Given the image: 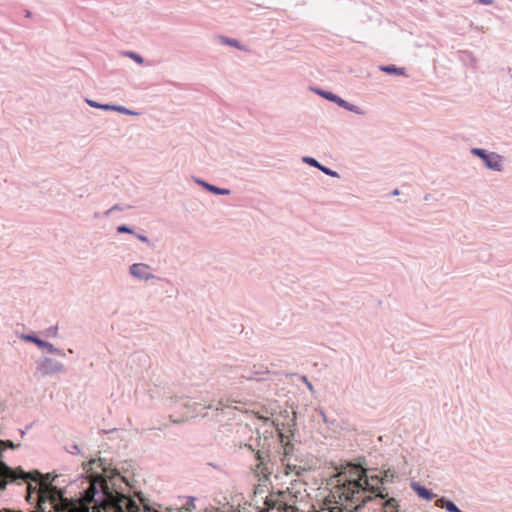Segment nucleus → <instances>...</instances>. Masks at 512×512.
I'll return each mask as SVG.
<instances>
[{"instance_id": "2", "label": "nucleus", "mask_w": 512, "mask_h": 512, "mask_svg": "<svg viewBox=\"0 0 512 512\" xmlns=\"http://www.w3.org/2000/svg\"><path fill=\"white\" fill-rule=\"evenodd\" d=\"M56 477L57 475L51 473L44 475L37 470L29 473L22 470L14 471L0 462V489L5 488L7 479L22 478L36 482L39 485L37 502L39 512H64V492L52 484Z\"/></svg>"}, {"instance_id": "15", "label": "nucleus", "mask_w": 512, "mask_h": 512, "mask_svg": "<svg viewBox=\"0 0 512 512\" xmlns=\"http://www.w3.org/2000/svg\"><path fill=\"white\" fill-rule=\"evenodd\" d=\"M417 491H418V494L420 496H422L423 498H425V499L431 498V492L428 491L427 489L419 487V488H417Z\"/></svg>"}, {"instance_id": "4", "label": "nucleus", "mask_w": 512, "mask_h": 512, "mask_svg": "<svg viewBox=\"0 0 512 512\" xmlns=\"http://www.w3.org/2000/svg\"><path fill=\"white\" fill-rule=\"evenodd\" d=\"M130 273L136 278L145 279V280H148L153 277L151 274L150 266L147 264H143V263L133 264L130 267Z\"/></svg>"}, {"instance_id": "6", "label": "nucleus", "mask_w": 512, "mask_h": 512, "mask_svg": "<svg viewBox=\"0 0 512 512\" xmlns=\"http://www.w3.org/2000/svg\"><path fill=\"white\" fill-rule=\"evenodd\" d=\"M257 460H258V463L254 469L255 474L259 478L260 477L267 478V476L269 475L270 472L268 471V468L265 466L264 458L261 456L260 452L257 453Z\"/></svg>"}, {"instance_id": "9", "label": "nucleus", "mask_w": 512, "mask_h": 512, "mask_svg": "<svg viewBox=\"0 0 512 512\" xmlns=\"http://www.w3.org/2000/svg\"><path fill=\"white\" fill-rule=\"evenodd\" d=\"M86 101H87V103H88L90 106H92V107H101V108H105V109L112 108V109L118 110V111H120V112H122V113L134 114L133 112L128 111V110H126L125 108L120 107V106H119V107H116V106H112V107H110V106H108V105H101V104L97 103L96 101H94V100H92V99H90V98H87V99H86Z\"/></svg>"}, {"instance_id": "14", "label": "nucleus", "mask_w": 512, "mask_h": 512, "mask_svg": "<svg viewBox=\"0 0 512 512\" xmlns=\"http://www.w3.org/2000/svg\"><path fill=\"white\" fill-rule=\"evenodd\" d=\"M207 188L210 190V191H213L214 193L216 194H228L229 191L228 190H225V189H220V188H217L215 186H212V185H206Z\"/></svg>"}, {"instance_id": "17", "label": "nucleus", "mask_w": 512, "mask_h": 512, "mask_svg": "<svg viewBox=\"0 0 512 512\" xmlns=\"http://www.w3.org/2000/svg\"><path fill=\"white\" fill-rule=\"evenodd\" d=\"M303 160H304V162H306L314 167H317V168L320 167V164L314 158L305 157Z\"/></svg>"}, {"instance_id": "19", "label": "nucleus", "mask_w": 512, "mask_h": 512, "mask_svg": "<svg viewBox=\"0 0 512 512\" xmlns=\"http://www.w3.org/2000/svg\"><path fill=\"white\" fill-rule=\"evenodd\" d=\"M319 169L327 175L336 176V172L330 170L329 168H326V167H323L320 165Z\"/></svg>"}, {"instance_id": "1", "label": "nucleus", "mask_w": 512, "mask_h": 512, "mask_svg": "<svg viewBox=\"0 0 512 512\" xmlns=\"http://www.w3.org/2000/svg\"><path fill=\"white\" fill-rule=\"evenodd\" d=\"M366 475L365 469L353 467L331 476L327 481L329 490L326 496L329 512H352L372 500L373 482Z\"/></svg>"}, {"instance_id": "25", "label": "nucleus", "mask_w": 512, "mask_h": 512, "mask_svg": "<svg viewBox=\"0 0 512 512\" xmlns=\"http://www.w3.org/2000/svg\"><path fill=\"white\" fill-rule=\"evenodd\" d=\"M307 386H308V388H309L310 390H312V389H313V387H312L311 383H308V382H307Z\"/></svg>"}, {"instance_id": "8", "label": "nucleus", "mask_w": 512, "mask_h": 512, "mask_svg": "<svg viewBox=\"0 0 512 512\" xmlns=\"http://www.w3.org/2000/svg\"><path fill=\"white\" fill-rule=\"evenodd\" d=\"M219 41L221 44L228 45L239 50H244L243 45L236 39L228 38L226 36H219Z\"/></svg>"}, {"instance_id": "21", "label": "nucleus", "mask_w": 512, "mask_h": 512, "mask_svg": "<svg viewBox=\"0 0 512 512\" xmlns=\"http://www.w3.org/2000/svg\"><path fill=\"white\" fill-rule=\"evenodd\" d=\"M478 1L483 4H491L493 2V0H478Z\"/></svg>"}, {"instance_id": "5", "label": "nucleus", "mask_w": 512, "mask_h": 512, "mask_svg": "<svg viewBox=\"0 0 512 512\" xmlns=\"http://www.w3.org/2000/svg\"><path fill=\"white\" fill-rule=\"evenodd\" d=\"M486 166L490 169L500 171L502 168V158L495 153H489V156L484 160Z\"/></svg>"}, {"instance_id": "11", "label": "nucleus", "mask_w": 512, "mask_h": 512, "mask_svg": "<svg viewBox=\"0 0 512 512\" xmlns=\"http://www.w3.org/2000/svg\"><path fill=\"white\" fill-rule=\"evenodd\" d=\"M329 99L337 102V104L343 108H346L350 111H354L356 113L359 112L356 106L350 105L344 98H329Z\"/></svg>"}, {"instance_id": "22", "label": "nucleus", "mask_w": 512, "mask_h": 512, "mask_svg": "<svg viewBox=\"0 0 512 512\" xmlns=\"http://www.w3.org/2000/svg\"><path fill=\"white\" fill-rule=\"evenodd\" d=\"M138 238L143 242H147V238L145 236L140 235Z\"/></svg>"}, {"instance_id": "18", "label": "nucleus", "mask_w": 512, "mask_h": 512, "mask_svg": "<svg viewBox=\"0 0 512 512\" xmlns=\"http://www.w3.org/2000/svg\"><path fill=\"white\" fill-rule=\"evenodd\" d=\"M446 509L449 511V512H459L458 508L456 507V505L452 502H448L447 503V506H446Z\"/></svg>"}, {"instance_id": "20", "label": "nucleus", "mask_w": 512, "mask_h": 512, "mask_svg": "<svg viewBox=\"0 0 512 512\" xmlns=\"http://www.w3.org/2000/svg\"><path fill=\"white\" fill-rule=\"evenodd\" d=\"M118 232H120V233H123V232L130 233V232H131V230H130L128 227H126V226H124V225H123V226H119V227H118Z\"/></svg>"}, {"instance_id": "12", "label": "nucleus", "mask_w": 512, "mask_h": 512, "mask_svg": "<svg viewBox=\"0 0 512 512\" xmlns=\"http://www.w3.org/2000/svg\"><path fill=\"white\" fill-rule=\"evenodd\" d=\"M123 54H124L126 57L131 58L132 60H134L136 63H138V64H140V65H142V64L144 63V58H143L140 54H138V53H136V52H133V51H125Z\"/></svg>"}, {"instance_id": "7", "label": "nucleus", "mask_w": 512, "mask_h": 512, "mask_svg": "<svg viewBox=\"0 0 512 512\" xmlns=\"http://www.w3.org/2000/svg\"><path fill=\"white\" fill-rule=\"evenodd\" d=\"M379 69L390 75H404V68L396 67L395 65H382Z\"/></svg>"}, {"instance_id": "10", "label": "nucleus", "mask_w": 512, "mask_h": 512, "mask_svg": "<svg viewBox=\"0 0 512 512\" xmlns=\"http://www.w3.org/2000/svg\"><path fill=\"white\" fill-rule=\"evenodd\" d=\"M21 338L26 341L35 343L40 348H51L52 347L49 343L42 341L39 338L31 336V335H22Z\"/></svg>"}, {"instance_id": "3", "label": "nucleus", "mask_w": 512, "mask_h": 512, "mask_svg": "<svg viewBox=\"0 0 512 512\" xmlns=\"http://www.w3.org/2000/svg\"><path fill=\"white\" fill-rule=\"evenodd\" d=\"M384 488L381 486H375L374 489L371 491L372 500L378 502V505H380L383 508V512H398V502L394 498H390L385 500V497L387 496V493L384 494Z\"/></svg>"}, {"instance_id": "13", "label": "nucleus", "mask_w": 512, "mask_h": 512, "mask_svg": "<svg viewBox=\"0 0 512 512\" xmlns=\"http://www.w3.org/2000/svg\"><path fill=\"white\" fill-rule=\"evenodd\" d=\"M308 89L310 91L316 93L318 96H337L336 94H334L330 91H326V90L319 89V88L309 87Z\"/></svg>"}, {"instance_id": "23", "label": "nucleus", "mask_w": 512, "mask_h": 512, "mask_svg": "<svg viewBox=\"0 0 512 512\" xmlns=\"http://www.w3.org/2000/svg\"><path fill=\"white\" fill-rule=\"evenodd\" d=\"M31 491H32V485L31 484H28V495L30 496L31 494Z\"/></svg>"}, {"instance_id": "16", "label": "nucleus", "mask_w": 512, "mask_h": 512, "mask_svg": "<svg viewBox=\"0 0 512 512\" xmlns=\"http://www.w3.org/2000/svg\"><path fill=\"white\" fill-rule=\"evenodd\" d=\"M472 153L481 157L483 160H485L487 156H489V153H486L484 150L478 148L473 149Z\"/></svg>"}, {"instance_id": "24", "label": "nucleus", "mask_w": 512, "mask_h": 512, "mask_svg": "<svg viewBox=\"0 0 512 512\" xmlns=\"http://www.w3.org/2000/svg\"><path fill=\"white\" fill-rule=\"evenodd\" d=\"M507 72L510 74V76L512 77V68L511 67H507Z\"/></svg>"}]
</instances>
